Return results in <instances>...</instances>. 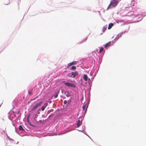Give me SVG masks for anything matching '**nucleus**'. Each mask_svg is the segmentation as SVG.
<instances>
[{"mask_svg": "<svg viewBox=\"0 0 146 146\" xmlns=\"http://www.w3.org/2000/svg\"><path fill=\"white\" fill-rule=\"evenodd\" d=\"M121 0H111L107 10L115 7Z\"/></svg>", "mask_w": 146, "mask_h": 146, "instance_id": "f257e3e1", "label": "nucleus"}, {"mask_svg": "<svg viewBox=\"0 0 146 146\" xmlns=\"http://www.w3.org/2000/svg\"><path fill=\"white\" fill-rule=\"evenodd\" d=\"M78 75V72L75 71L69 73L67 76L72 78H74L76 76H77Z\"/></svg>", "mask_w": 146, "mask_h": 146, "instance_id": "f03ea898", "label": "nucleus"}, {"mask_svg": "<svg viewBox=\"0 0 146 146\" xmlns=\"http://www.w3.org/2000/svg\"><path fill=\"white\" fill-rule=\"evenodd\" d=\"M42 102L41 101L39 103L36 104L32 108L31 111H33L36 110L38 107L41 106V104L42 103Z\"/></svg>", "mask_w": 146, "mask_h": 146, "instance_id": "7ed1b4c3", "label": "nucleus"}, {"mask_svg": "<svg viewBox=\"0 0 146 146\" xmlns=\"http://www.w3.org/2000/svg\"><path fill=\"white\" fill-rule=\"evenodd\" d=\"M62 82L64 83V84L66 86H70L71 87H73L74 88L75 87V85L72 83L67 82H65V81H63Z\"/></svg>", "mask_w": 146, "mask_h": 146, "instance_id": "20e7f679", "label": "nucleus"}, {"mask_svg": "<svg viewBox=\"0 0 146 146\" xmlns=\"http://www.w3.org/2000/svg\"><path fill=\"white\" fill-rule=\"evenodd\" d=\"M76 61H73L72 62H70L68 64L67 68H69L70 67L73 65H76Z\"/></svg>", "mask_w": 146, "mask_h": 146, "instance_id": "39448f33", "label": "nucleus"}, {"mask_svg": "<svg viewBox=\"0 0 146 146\" xmlns=\"http://www.w3.org/2000/svg\"><path fill=\"white\" fill-rule=\"evenodd\" d=\"M111 43V41L108 42L104 46V47L106 48H107L110 45Z\"/></svg>", "mask_w": 146, "mask_h": 146, "instance_id": "423d86ee", "label": "nucleus"}, {"mask_svg": "<svg viewBox=\"0 0 146 146\" xmlns=\"http://www.w3.org/2000/svg\"><path fill=\"white\" fill-rule=\"evenodd\" d=\"M29 117H30V115H28V116H27V122H28V123L31 125V123L30 122L29 120Z\"/></svg>", "mask_w": 146, "mask_h": 146, "instance_id": "0eeeda50", "label": "nucleus"}, {"mask_svg": "<svg viewBox=\"0 0 146 146\" xmlns=\"http://www.w3.org/2000/svg\"><path fill=\"white\" fill-rule=\"evenodd\" d=\"M83 78L85 81H87L88 80V76L86 74H84L83 75Z\"/></svg>", "mask_w": 146, "mask_h": 146, "instance_id": "6e6552de", "label": "nucleus"}, {"mask_svg": "<svg viewBox=\"0 0 146 146\" xmlns=\"http://www.w3.org/2000/svg\"><path fill=\"white\" fill-rule=\"evenodd\" d=\"M86 106V104L83 105L82 106L83 111H84V113H86L87 111V108L86 109V110H85V109Z\"/></svg>", "mask_w": 146, "mask_h": 146, "instance_id": "1a4fd4ad", "label": "nucleus"}, {"mask_svg": "<svg viewBox=\"0 0 146 146\" xmlns=\"http://www.w3.org/2000/svg\"><path fill=\"white\" fill-rule=\"evenodd\" d=\"M113 24L112 23H110L109 24L108 29H110L113 26Z\"/></svg>", "mask_w": 146, "mask_h": 146, "instance_id": "9d476101", "label": "nucleus"}, {"mask_svg": "<svg viewBox=\"0 0 146 146\" xmlns=\"http://www.w3.org/2000/svg\"><path fill=\"white\" fill-rule=\"evenodd\" d=\"M82 124L81 122L80 121V120H78L77 122V125L78 126H80L81 124Z\"/></svg>", "mask_w": 146, "mask_h": 146, "instance_id": "9b49d317", "label": "nucleus"}, {"mask_svg": "<svg viewBox=\"0 0 146 146\" xmlns=\"http://www.w3.org/2000/svg\"><path fill=\"white\" fill-rule=\"evenodd\" d=\"M107 27V26H105L103 27L102 30L103 32H104L106 30Z\"/></svg>", "mask_w": 146, "mask_h": 146, "instance_id": "f8f14e48", "label": "nucleus"}, {"mask_svg": "<svg viewBox=\"0 0 146 146\" xmlns=\"http://www.w3.org/2000/svg\"><path fill=\"white\" fill-rule=\"evenodd\" d=\"M19 130H24V129L23 128L22 126L21 125H20L19 126Z\"/></svg>", "mask_w": 146, "mask_h": 146, "instance_id": "ddd939ff", "label": "nucleus"}, {"mask_svg": "<svg viewBox=\"0 0 146 146\" xmlns=\"http://www.w3.org/2000/svg\"><path fill=\"white\" fill-rule=\"evenodd\" d=\"M71 70H75L76 69V67L75 66H73L71 68Z\"/></svg>", "mask_w": 146, "mask_h": 146, "instance_id": "4468645a", "label": "nucleus"}, {"mask_svg": "<svg viewBox=\"0 0 146 146\" xmlns=\"http://www.w3.org/2000/svg\"><path fill=\"white\" fill-rule=\"evenodd\" d=\"M104 48L103 47H101L99 53H101L103 51Z\"/></svg>", "mask_w": 146, "mask_h": 146, "instance_id": "2eb2a0df", "label": "nucleus"}, {"mask_svg": "<svg viewBox=\"0 0 146 146\" xmlns=\"http://www.w3.org/2000/svg\"><path fill=\"white\" fill-rule=\"evenodd\" d=\"M48 105V104L47 103H46L44 104L43 106L46 108L47 106Z\"/></svg>", "mask_w": 146, "mask_h": 146, "instance_id": "dca6fc26", "label": "nucleus"}, {"mask_svg": "<svg viewBox=\"0 0 146 146\" xmlns=\"http://www.w3.org/2000/svg\"><path fill=\"white\" fill-rule=\"evenodd\" d=\"M45 107L43 106L41 108V110L42 111H43L45 109Z\"/></svg>", "mask_w": 146, "mask_h": 146, "instance_id": "f3484780", "label": "nucleus"}, {"mask_svg": "<svg viewBox=\"0 0 146 146\" xmlns=\"http://www.w3.org/2000/svg\"><path fill=\"white\" fill-rule=\"evenodd\" d=\"M67 103V101L66 100H64V104H66Z\"/></svg>", "mask_w": 146, "mask_h": 146, "instance_id": "a211bd4d", "label": "nucleus"}, {"mask_svg": "<svg viewBox=\"0 0 146 146\" xmlns=\"http://www.w3.org/2000/svg\"><path fill=\"white\" fill-rule=\"evenodd\" d=\"M58 94H56L54 96V97L55 98H56L58 97Z\"/></svg>", "mask_w": 146, "mask_h": 146, "instance_id": "6ab92c4d", "label": "nucleus"}, {"mask_svg": "<svg viewBox=\"0 0 146 146\" xmlns=\"http://www.w3.org/2000/svg\"><path fill=\"white\" fill-rule=\"evenodd\" d=\"M28 92L29 93V94H31V91H29Z\"/></svg>", "mask_w": 146, "mask_h": 146, "instance_id": "aec40b11", "label": "nucleus"}, {"mask_svg": "<svg viewBox=\"0 0 146 146\" xmlns=\"http://www.w3.org/2000/svg\"><path fill=\"white\" fill-rule=\"evenodd\" d=\"M38 98V96L36 97L35 98L33 99V100H35L36 98Z\"/></svg>", "mask_w": 146, "mask_h": 146, "instance_id": "412c9836", "label": "nucleus"}, {"mask_svg": "<svg viewBox=\"0 0 146 146\" xmlns=\"http://www.w3.org/2000/svg\"><path fill=\"white\" fill-rule=\"evenodd\" d=\"M20 112V111H18V113Z\"/></svg>", "mask_w": 146, "mask_h": 146, "instance_id": "4be33fe9", "label": "nucleus"}, {"mask_svg": "<svg viewBox=\"0 0 146 146\" xmlns=\"http://www.w3.org/2000/svg\"><path fill=\"white\" fill-rule=\"evenodd\" d=\"M52 116V115H50V116H49V117H51V116Z\"/></svg>", "mask_w": 146, "mask_h": 146, "instance_id": "5701e85b", "label": "nucleus"}, {"mask_svg": "<svg viewBox=\"0 0 146 146\" xmlns=\"http://www.w3.org/2000/svg\"><path fill=\"white\" fill-rule=\"evenodd\" d=\"M89 80H90V79H89Z\"/></svg>", "mask_w": 146, "mask_h": 146, "instance_id": "b1692460", "label": "nucleus"}]
</instances>
